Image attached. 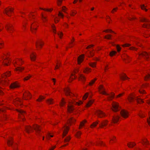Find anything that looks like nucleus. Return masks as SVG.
I'll return each instance as SVG.
<instances>
[{"mask_svg": "<svg viewBox=\"0 0 150 150\" xmlns=\"http://www.w3.org/2000/svg\"><path fill=\"white\" fill-rule=\"evenodd\" d=\"M40 9L42 10H43L46 11H51L53 9H45V8H40Z\"/></svg>", "mask_w": 150, "mask_h": 150, "instance_id": "a18cd8bd", "label": "nucleus"}, {"mask_svg": "<svg viewBox=\"0 0 150 150\" xmlns=\"http://www.w3.org/2000/svg\"><path fill=\"white\" fill-rule=\"evenodd\" d=\"M136 145V144L135 143H130V144H128L127 145L129 147H131V146H132V147H133V146H134Z\"/></svg>", "mask_w": 150, "mask_h": 150, "instance_id": "72a5a7b5", "label": "nucleus"}, {"mask_svg": "<svg viewBox=\"0 0 150 150\" xmlns=\"http://www.w3.org/2000/svg\"><path fill=\"white\" fill-rule=\"evenodd\" d=\"M24 68L23 67H18L16 68V69L17 71H21L22 70H23Z\"/></svg>", "mask_w": 150, "mask_h": 150, "instance_id": "c9c22d12", "label": "nucleus"}, {"mask_svg": "<svg viewBox=\"0 0 150 150\" xmlns=\"http://www.w3.org/2000/svg\"><path fill=\"white\" fill-rule=\"evenodd\" d=\"M45 98V97L42 96H40L39 98L37 100V101H40L44 99Z\"/></svg>", "mask_w": 150, "mask_h": 150, "instance_id": "58836bf2", "label": "nucleus"}, {"mask_svg": "<svg viewBox=\"0 0 150 150\" xmlns=\"http://www.w3.org/2000/svg\"><path fill=\"white\" fill-rule=\"evenodd\" d=\"M31 76L30 75H29L28 76H27L25 77V78L24 79V80H28V79H29V78H30V77H31Z\"/></svg>", "mask_w": 150, "mask_h": 150, "instance_id": "8fccbe9b", "label": "nucleus"}, {"mask_svg": "<svg viewBox=\"0 0 150 150\" xmlns=\"http://www.w3.org/2000/svg\"><path fill=\"white\" fill-rule=\"evenodd\" d=\"M13 9L11 8H6L5 9L4 11V13L6 14L8 16H10V13L13 11Z\"/></svg>", "mask_w": 150, "mask_h": 150, "instance_id": "20e7f679", "label": "nucleus"}, {"mask_svg": "<svg viewBox=\"0 0 150 150\" xmlns=\"http://www.w3.org/2000/svg\"><path fill=\"white\" fill-rule=\"evenodd\" d=\"M139 92L141 93L142 94H144V93H146L144 91V90H142V91H139Z\"/></svg>", "mask_w": 150, "mask_h": 150, "instance_id": "338daca9", "label": "nucleus"}, {"mask_svg": "<svg viewBox=\"0 0 150 150\" xmlns=\"http://www.w3.org/2000/svg\"><path fill=\"white\" fill-rule=\"evenodd\" d=\"M143 27L146 28H150V24H144L143 25Z\"/></svg>", "mask_w": 150, "mask_h": 150, "instance_id": "f704fd0d", "label": "nucleus"}, {"mask_svg": "<svg viewBox=\"0 0 150 150\" xmlns=\"http://www.w3.org/2000/svg\"><path fill=\"white\" fill-rule=\"evenodd\" d=\"M10 76V74L9 72H6L2 76L3 78H4V77H8Z\"/></svg>", "mask_w": 150, "mask_h": 150, "instance_id": "cd10ccee", "label": "nucleus"}, {"mask_svg": "<svg viewBox=\"0 0 150 150\" xmlns=\"http://www.w3.org/2000/svg\"><path fill=\"white\" fill-rule=\"evenodd\" d=\"M149 119H147V122L148 124L150 126V114H149Z\"/></svg>", "mask_w": 150, "mask_h": 150, "instance_id": "052dcab7", "label": "nucleus"}, {"mask_svg": "<svg viewBox=\"0 0 150 150\" xmlns=\"http://www.w3.org/2000/svg\"><path fill=\"white\" fill-rule=\"evenodd\" d=\"M41 16L43 21L44 22H45V21H47V20L46 19V17L44 16L42 14H41Z\"/></svg>", "mask_w": 150, "mask_h": 150, "instance_id": "c03bdc74", "label": "nucleus"}, {"mask_svg": "<svg viewBox=\"0 0 150 150\" xmlns=\"http://www.w3.org/2000/svg\"><path fill=\"white\" fill-rule=\"evenodd\" d=\"M96 113L98 117L100 118H102L105 116V114L100 110H97L96 111Z\"/></svg>", "mask_w": 150, "mask_h": 150, "instance_id": "423d86ee", "label": "nucleus"}, {"mask_svg": "<svg viewBox=\"0 0 150 150\" xmlns=\"http://www.w3.org/2000/svg\"><path fill=\"white\" fill-rule=\"evenodd\" d=\"M141 21L142 22H149V21L148 20L146 19L145 18H143L141 19Z\"/></svg>", "mask_w": 150, "mask_h": 150, "instance_id": "4c0bfd02", "label": "nucleus"}, {"mask_svg": "<svg viewBox=\"0 0 150 150\" xmlns=\"http://www.w3.org/2000/svg\"><path fill=\"white\" fill-rule=\"evenodd\" d=\"M70 139V138L69 137H67L66 138L64 139V142H68Z\"/></svg>", "mask_w": 150, "mask_h": 150, "instance_id": "ea45409f", "label": "nucleus"}, {"mask_svg": "<svg viewBox=\"0 0 150 150\" xmlns=\"http://www.w3.org/2000/svg\"><path fill=\"white\" fill-rule=\"evenodd\" d=\"M96 79H95L93 80H92L89 83V86H92L95 82V81L96 80Z\"/></svg>", "mask_w": 150, "mask_h": 150, "instance_id": "7c9ffc66", "label": "nucleus"}, {"mask_svg": "<svg viewBox=\"0 0 150 150\" xmlns=\"http://www.w3.org/2000/svg\"><path fill=\"white\" fill-rule=\"evenodd\" d=\"M88 93H86L85 94V96L83 98V99H84V100H86L87 98V97H88Z\"/></svg>", "mask_w": 150, "mask_h": 150, "instance_id": "3c124183", "label": "nucleus"}, {"mask_svg": "<svg viewBox=\"0 0 150 150\" xmlns=\"http://www.w3.org/2000/svg\"><path fill=\"white\" fill-rule=\"evenodd\" d=\"M107 121L105 120L102 122H101V124H100V127H103V126H105L107 124Z\"/></svg>", "mask_w": 150, "mask_h": 150, "instance_id": "4be33fe9", "label": "nucleus"}, {"mask_svg": "<svg viewBox=\"0 0 150 150\" xmlns=\"http://www.w3.org/2000/svg\"><path fill=\"white\" fill-rule=\"evenodd\" d=\"M6 82L2 80L0 78V83L3 84L5 83Z\"/></svg>", "mask_w": 150, "mask_h": 150, "instance_id": "bf43d9fd", "label": "nucleus"}, {"mask_svg": "<svg viewBox=\"0 0 150 150\" xmlns=\"http://www.w3.org/2000/svg\"><path fill=\"white\" fill-rule=\"evenodd\" d=\"M52 30H53V32L56 33V30L54 28H55V26L54 25H52Z\"/></svg>", "mask_w": 150, "mask_h": 150, "instance_id": "4d7b16f0", "label": "nucleus"}, {"mask_svg": "<svg viewBox=\"0 0 150 150\" xmlns=\"http://www.w3.org/2000/svg\"><path fill=\"white\" fill-rule=\"evenodd\" d=\"M84 55L82 54L78 58V63L79 64L80 63L83 61Z\"/></svg>", "mask_w": 150, "mask_h": 150, "instance_id": "9b49d317", "label": "nucleus"}, {"mask_svg": "<svg viewBox=\"0 0 150 150\" xmlns=\"http://www.w3.org/2000/svg\"><path fill=\"white\" fill-rule=\"evenodd\" d=\"M122 58L123 59L126 63L127 62V61L128 62L130 59L129 57L127 54L124 55L123 56Z\"/></svg>", "mask_w": 150, "mask_h": 150, "instance_id": "4468645a", "label": "nucleus"}, {"mask_svg": "<svg viewBox=\"0 0 150 150\" xmlns=\"http://www.w3.org/2000/svg\"><path fill=\"white\" fill-rule=\"evenodd\" d=\"M150 78V74H148L147 75L146 77H145V79L146 80Z\"/></svg>", "mask_w": 150, "mask_h": 150, "instance_id": "13d9d810", "label": "nucleus"}, {"mask_svg": "<svg viewBox=\"0 0 150 150\" xmlns=\"http://www.w3.org/2000/svg\"><path fill=\"white\" fill-rule=\"evenodd\" d=\"M25 130L28 133H29L30 131L32 129V127L30 126H26L25 127Z\"/></svg>", "mask_w": 150, "mask_h": 150, "instance_id": "412c9836", "label": "nucleus"}, {"mask_svg": "<svg viewBox=\"0 0 150 150\" xmlns=\"http://www.w3.org/2000/svg\"><path fill=\"white\" fill-rule=\"evenodd\" d=\"M64 130L63 133V137L66 136V134L67 133L68 130H69V128L66 125H65L64 126Z\"/></svg>", "mask_w": 150, "mask_h": 150, "instance_id": "ddd939ff", "label": "nucleus"}, {"mask_svg": "<svg viewBox=\"0 0 150 150\" xmlns=\"http://www.w3.org/2000/svg\"><path fill=\"white\" fill-rule=\"evenodd\" d=\"M76 12H74V11H72L71 12V16H74L75 14H76Z\"/></svg>", "mask_w": 150, "mask_h": 150, "instance_id": "69168bd1", "label": "nucleus"}, {"mask_svg": "<svg viewBox=\"0 0 150 150\" xmlns=\"http://www.w3.org/2000/svg\"><path fill=\"white\" fill-rule=\"evenodd\" d=\"M93 101L92 100H90L86 104V106L87 107H89L93 103Z\"/></svg>", "mask_w": 150, "mask_h": 150, "instance_id": "2f4dec72", "label": "nucleus"}, {"mask_svg": "<svg viewBox=\"0 0 150 150\" xmlns=\"http://www.w3.org/2000/svg\"><path fill=\"white\" fill-rule=\"evenodd\" d=\"M143 114H144V113L143 112H141L139 113L138 115L139 116H140V117H144L143 116Z\"/></svg>", "mask_w": 150, "mask_h": 150, "instance_id": "de8ad7c7", "label": "nucleus"}, {"mask_svg": "<svg viewBox=\"0 0 150 150\" xmlns=\"http://www.w3.org/2000/svg\"><path fill=\"white\" fill-rule=\"evenodd\" d=\"M111 36L112 35H108L106 36H105L104 37V38H105L108 39H111Z\"/></svg>", "mask_w": 150, "mask_h": 150, "instance_id": "473e14b6", "label": "nucleus"}, {"mask_svg": "<svg viewBox=\"0 0 150 150\" xmlns=\"http://www.w3.org/2000/svg\"><path fill=\"white\" fill-rule=\"evenodd\" d=\"M15 102V104H18V102H19L21 103V100L20 99H18V100L16 101Z\"/></svg>", "mask_w": 150, "mask_h": 150, "instance_id": "680f3d73", "label": "nucleus"}, {"mask_svg": "<svg viewBox=\"0 0 150 150\" xmlns=\"http://www.w3.org/2000/svg\"><path fill=\"white\" fill-rule=\"evenodd\" d=\"M89 64L91 67H96V63H90Z\"/></svg>", "mask_w": 150, "mask_h": 150, "instance_id": "a19ab883", "label": "nucleus"}, {"mask_svg": "<svg viewBox=\"0 0 150 150\" xmlns=\"http://www.w3.org/2000/svg\"><path fill=\"white\" fill-rule=\"evenodd\" d=\"M17 111L20 114V116L21 117L22 119L23 120V118L22 117H21V115H24L25 114V112L22 110H17Z\"/></svg>", "mask_w": 150, "mask_h": 150, "instance_id": "6ab92c4d", "label": "nucleus"}, {"mask_svg": "<svg viewBox=\"0 0 150 150\" xmlns=\"http://www.w3.org/2000/svg\"><path fill=\"white\" fill-rule=\"evenodd\" d=\"M26 96H29L31 98V95L30 94L29 92H28V93H26V94L25 95V96H24V99L25 100H27L25 98V97H26Z\"/></svg>", "mask_w": 150, "mask_h": 150, "instance_id": "c756f323", "label": "nucleus"}, {"mask_svg": "<svg viewBox=\"0 0 150 150\" xmlns=\"http://www.w3.org/2000/svg\"><path fill=\"white\" fill-rule=\"evenodd\" d=\"M30 58L32 60L35 61L36 58L35 55L33 53H32L30 55Z\"/></svg>", "mask_w": 150, "mask_h": 150, "instance_id": "5701e85b", "label": "nucleus"}, {"mask_svg": "<svg viewBox=\"0 0 150 150\" xmlns=\"http://www.w3.org/2000/svg\"><path fill=\"white\" fill-rule=\"evenodd\" d=\"M117 50L118 52H120L121 50V48L119 45H117L116 46Z\"/></svg>", "mask_w": 150, "mask_h": 150, "instance_id": "09e8293b", "label": "nucleus"}, {"mask_svg": "<svg viewBox=\"0 0 150 150\" xmlns=\"http://www.w3.org/2000/svg\"><path fill=\"white\" fill-rule=\"evenodd\" d=\"M66 103V102L64 100L63 98L61 102L60 103V105L61 106H63Z\"/></svg>", "mask_w": 150, "mask_h": 150, "instance_id": "e433bc0d", "label": "nucleus"}, {"mask_svg": "<svg viewBox=\"0 0 150 150\" xmlns=\"http://www.w3.org/2000/svg\"><path fill=\"white\" fill-rule=\"evenodd\" d=\"M143 141L144 144L145 145L149 144V143L147 140H143Z\"/></svg>", "mask_w": 150, "mask_h": 150, "instance_id": "49530a36", "label": "nucleus"}, {"mask_svg": "<svg viewBox=\"0 0 150 150\" xmlns=\"http://www.w3.org/2000/svg\"><path fill=\"white\" fill-rule=\"evenodd\" d=\"M120 113L122 116L124 118H127L128 116V112L124 110H122L121 111Z\"/></svg>", "mask_w": 150, "mask_h": 150, "instance_id": "0eeeda50", "label": "nucleus"}, {"mask_svg": "<svg viewBox=\"0 0 150 150\" xmlns=\"http://www.w3.org/2000/svg\"><path fill=\"white\" fill-rule=\"evenodd\" d=\"M98 121H96V122H93L92 125H91V128H92L93 127H96V125L98 124Z\"/></svg>", "mask_w": 150, "mask_h": 150, "instance_id": "c85d7f7f", "label": "nucleus"}, {"mask_svg": "<svg viewBox=\"0 0 150 150\" xmlns=\"http://www.w3.org/2000/svg\"><path fill=\"white\" fill-rule=\"evenodd\" d=\"M141 8L143 10H145L146 11H147V9H146L145 8L144 5H142L141 6Z\"/></svg>", "mask_w": 150, "mask_h": 150, "instance_id": "603ef678", "label": "nucleus"}, {"mask_svg": "<svg viewBox=\"0 0 150 150\" xmlns=\"http://www.w3.org/2000/svg\"><path fill=\"white\" fill-rule=\"evenodd\" d=\"M119 118L120 117L118 115L112 116V120L114 123H115L118 121Z\"/></svg>", "mask_w": 150, "mask_h": 150, "instance_id": "dca6fc26", "label": "nucleus"}, {"mask_svg": "<svg viewBox=\"0 0 150 150\" xmlns=\"http://www.w3.org/2000/svg\"><path fill=\"white\" fill-rule=\"evenodd\" d=\"M61 0H57V3L58 5H60L61 3Z\"/></svg>", "mask_w": 150, "mask_h": 150, "instance_id": "0e129e2a", "label": "nucleus"}, {"mask_svg": "<svg viewBox=\"0 0 150 150\" xmlns=\"http://www.w3.org/2000/svg\"><path fill=\"white\" fill-rule=\"evenodd\" d=\"M13 142L12 141V138H10L9 140H7V144L9 146H11L12 147L14 148V150H15V148L13 145Z\"/></svg>", "mask_w": 150, "mask_h": 150, "instance_id": "f8f14e48", "label": "nucleus"}, {"mask_svg": "<svg viewBox=\"0 0 150 150\" xmlns=\"http://www.w3.org/2000/svg\"><path fill=\"white\" fill-rule=\"evenodd\" d=\"M86 122V120H84L83 121L81 122L80 123V126H83L84 125L85 123Z\"/></svg>", "mask_w": 150, "mask_h": 150, "instance_id": "37998d69", "label": "nucleus"}, {"mask_svg": "<svg viewBox=\"0 0 150 150\" xmlns=\"http://www.w3.org/2000/svg\"><path fill=\"white\" fill-rule=\"evenodd\" d=\"M81 133L80 132H78L76 134V136L77 137L79 138L80 136L81 135Z\"/></svg>", "mask_w": 150, "mask_h": 150, "instance_id": "5fc2aeb1", "label": "nucleus"}, {"mask_svg": "<svg viewBox=\"0 0 150 150\" xmlns=\"http://www.w3.org/2000/svg\"><path fill=\"white\" fill-rule=\"evenodd\" d=\"M79 79L83 81H84L85 80V77L82 74L79 75Z\"/></svg>", "mask_w": 150, "mask_h": 150, "instance_id": "b1692460", "label": "nucleus"}, {"mask_svg": "<svg viewBox=\"0 0 150 150\" xmlns=\"http://www.w3.org/2000/svg\"><path fill=\"white\" fill-rule=\"evenodd\" d=\"M76 120L74 119L73 117H71L68 119L67 122L68 123L71 125L72 123L74 122Z\"/></svg>", "mask_w": 150, "mask_h": 150, "instance_id": "aec40b11", "label": "nucleus"}, {"mask_svg": "<svg viewBox=\"0 0 150 150\" xmlns=\"http://www.w3.org/2000/svg\"><path fill=\"white\" fill-rule=\"evenodd\" d=\"M82 103V102L81 101H79V102H76L75 103V104H76L78 105H79Z\"/></svg>", "mask_w": 150, "mask_h": 150, "instance_id": "e2e57ef3", "label": "nucleus"}, {"mask_svg": "<svg viewBox=\"0 0 150 150\" xmlns=\"http://www.w3.org/2000/svg\"><path fill=\"white\" fill-rule=\"evenodd\" d=\"M68 107V111L69 112H71L74 109L73 105L71 104L69 105Z\"/></svg>", "mask_w": 150, "mask_h": 150, "instance_id": "a211bd4d", "label": "nucleus"}, {"mask_svg": "<svg viewBox=\"0 0 150 150\" xmlns=\"http://www.w3.org/2000/svg\"><path fill=\"white\" fill-rule=\"evenodd\" d=\"M100 93L103 94L108 96V98L109 100H111V98H113L115 96V94L114 93H112L111 95H109L107 93L104 91H102Z\"/></svg>", "mask_w": 150, "mask_h": 150, "instance_id": "39448f33", "label": "nucleus"}, {"mask_svg": "<svg viewBox=\"0 0 150 150\" xmlns=\"http://www.w3.org/2000/svg\"><path fill=\"white\" fill-rule=\"evenodd\" d=\"M47 102L50 104H52L54 103L53 99H50L46 100Z\"/></svg>", "mask_w": 150, "mask_h": 150, "instance_id": "a878e982", "label": "nucleus"}, {"mask_svg": "<svg viewBox=\"0 0 150 150\" xmlns=\"http://www.w3.org/2000/svg\"><path fill=\"white\" fill-rule=\"evenodd\" d=\"M5 28L9 33H11V30H12L13 29V26L11 24H8L6 25Z\"/></svg>", "mask_w": 150, "mask_h": 150, "instance_id": "6e6552de", "label": "nucleus"}, {"mask_svg": "<svg viewBox=\"0 0 150 150\" xmlns=\"http://www.w3.org/2000/svg\"><path fill=\"white\" fill-rule=\"evenodd\" d=\"M65 92L67 96H71L73 95L71 91H70V89L69 88H67L65 90Z\"/></svg>", "mask_w": 150, "mask_h": 150, "instance_id": "2eb2a0df", "label": "nucleus"}, {"mask_svg": "<svg viewBox=\"0 0 150 150\" xmlns=\"http://www.w3.org/2000/svg\"><path fill=\"white\" fill-rule=\"evenodd\" d=\"M149 54H148L146 52H142L139 54L140 56H142L146 60H148L149 56Z\"/></svg>", "mask_w": 150, "mask_h": 150, "instance_id": "1a4fd4ad", "label": "nucleus"}, {"mask_svg": "<svg viewBox=\"0 0 150 150\" xmlns=\"http://www.w3.org/2000/svg\"><path fill=\"white\" fill-rule=\"evenodd\" d=\"M116 53V52L115 51H112L110 53V56H112L115 55Z\"/></svg>", "mask_w": 150, "mask_h": 150, "instance_id": "79ce46f5", "label": "nucleus"}, {"mask_svg": "<svg viewBox=\"0 0 150 150\" xmlns=\"http://www.w3.org/2000/svg\"><path fill=\"white\" fill-rule=\"evenodd\" d=\"M117 9H118L117 7L114 8L112 9V11H111V12L113 13L115 11H116Z\"/></svg>", "mask_w": 150, "mask_h": 150, "instance_id": "6e6d98bb", "label": "nucleus"}, {"mask_svg": "<svg viewBox=\"0 0 150 150\" xmlns=\"http://www.w3.org/2000/svg\"><path fill=\"white\" fill-rule=\"evenodd\" d=\"M58 15L59 16H60L61 17H62V18H63V17H64V15H63V14L61 12H59V14H58Z\"/></svg>", "mask_w": 150, "mask_h": 150, "instance_id": "864d4df0", "label": "nucleus"}, {"mask_svg": "<svg viewBox=\"0 0 150 150\" xmlns=\"http://www.w3.org/2000/svg\"><path fill=\"white\" fill-rule=\"evenodd\" d=\"M120 78L121 79L124 80L126 79H128V78L125 74L124 75H121L120 76Z\"/></svg>", "mask_w": 150, "mask_h": 150, "instance_id": "393cba45", "label": "nucleus"}, {"mask_svg": "<svg viewBox=\"0 0 150 150\" xmlns=\"http://www.w3.org/2000/svg\"><path fill=\"white\" fill-rule=\"evenodd\" d=\"M129 49L131 50H137V49L136 48L134 47H130Z\"/></svg>", "mask_w": 150, "mask_h": 150, "instance_id": "774afa93", "label": "nucleus"}, {"mask_svg": "<svg viewBox=\"0 0 150 150\" xmlns=\"http://www.w3.org/2000/svg\"><path fill=\"white\" fill-rule=\"evenodd\" d=\"M41 43L42 42L40 41L38 42H36V47H38V46H40L41 47L43 45Z\"/></svg>", "mask_w": 150, "mask_h": 150, "instance_id": "bb28decb", "label": "nucleus"}, {"mask_svg": "<svg viewBox=\"0 0 150 150\" xmlns=\"http://www.w3.org/2000/svg\"><path fill=\"white\" fill-rule=\"evenodd\" d=\"M37 25L35 23H32L31 25L30 30L33 33H34L35 31L37 30V28L36 26H37Z\"/></svg>", "mask_w": 150, "mask_h": 150, "instance_id": "9d476101", "label": "nucleus"}, {"mask_svg": "<svg viewBox=\"0 0 150 150\" xmlns=\"http://www.w3.org/2000/svg\"><path fill=\"white\" fill-rule=\"evenodd\" d=\"M128 100L129 102H134V100H136L137 102L139 103H143L144 101L142 99L134 95H131L129 96L128 98Z\"/></svg>", "mask_w": 150, "mask_h": 150, "instance_id": "f257e3e1", "label": "nucleus"}, {"mask_svg": "<svg viewBox=\"0 0 150 150\" xmlns=\"http://www.w3.org/2000/svg\"><path fill=\"white\" fill-rule=\"evenodd\" d=\"M18 87L19 86L16 82L12 83L10 86V88L11 89H14Z\"/></svg>", "mask_w": 150, "mask_h": 150, "instance_id": "f3484780", "label": "nucleus"}, {"mask_svg": "<svg viewBox=\"0 0 150 150\" xmlns=\"http://www.w3.org/2000/svg\"><path fill=\"white\" fill-rule=\"evenodd\" d=\"M112 110L114 112H117L120 110V107L118 104L115 102H113L112 104Z\"/></svg>", "mask_w": 150, "mask_h": 150, "instance_id": "f03ea898", "label": "nucleus"}, {"mask_svg": "<svg viewBox=\"0 0 150 150\" xmlns=\"http://www.w3.org/2000/svg\"><path fill=\"white\" fill-rule=\"evenodd\" d=\"M33 128L35 130L37 135L40 136L41 135L40 126L37 125H35L33 126Z\"/></svg>", "mask_w": 150, "mask_h": 150, "instance_id": "7ed1b4c3", "label": "nucleus"}]
</instances>
